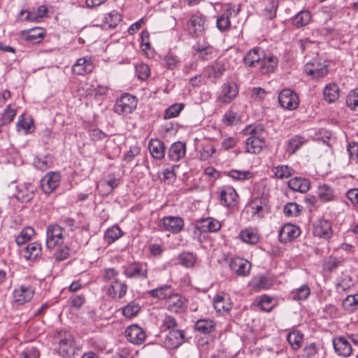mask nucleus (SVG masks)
Listing matches in <instances>:
<instances>
[{
    "label": "nucleus",
    "instance_id": "41",
    "mask_svg": "<svg viewBox=\"0 0 358 358\" xmlns=\"http://www.w3.org/2000/svg\"><path fill=\"white\" fill-rule=\"evenodd\" d=\"M306 142L303 136L296 135L288 140L287 151L290 154L295 153Z\"/></svg>",
    "mask_w": 358,
    "mask_h": 358
},
{
    "label": "nucleus",
    "instance_id": "18",
    "mask_svg": "<svg viewBox=\"0 0 358 358\" xmlns=\"http://www.w3.org/2000/svg\"><path fill=\"white\" fill-rule=\"evenodd\" d=\"M20 38L33 44L40 43L45 36V31L41 27H34L22 30L20 33Z\"/></svg>",
    "mask_w": 358,
    "mask_h": 358
},
{
    "label": "nucleus",
    "instance_id": "51",
    "mask_svg": "<svg viewBox=\"0 0 358 358\" xmlns=\"http://www.w3.org/2000/svg\"><path fill=\"white\" fill-rule=\"evenodd\" d=\"M184 107L185 105L182 103L172 104L166 109L164 115V119H171L178 117Z\"/></svg>",
    "mask_w": 358,
    "mask_h": 358
},
{
    "label": "nucleus",
    "instance_id": "42",
    "mask_svg": "<svg viewBox=\"0 0 358 358\" xmlns=\"http://www.w3.org/2000/svg\"><path fill=\"white\" fill-rule=\"evenodd\" d=\"M123 235L122 230L118 226H113L108 228L104 234V240L108 244L114 243Z\"/></svg>",
    "mask_w": 358,
    "mask_h": 358
},
{
    "label": "nucleus",
    "instance_id": "58",
    "mask_svg": "<svg viewBox=\"0 0 358 358\" xmlns=\"http://www.w3.org/2000/svg\"><path fill=\"white\" fill-rule=\"evenodd\" d=\"M55 248V251L53 255L55 261L62 262L67 258V242H65L63 244H59Z\"/></svg>",
    "mask_w": 358,
    "mask_h": 358
},
{
    "label": "nucleus",
    "instance_id": "36",
    "mask_svg": "<svg viewBox=\"0 0 358 358\" xmlns=\"http://www.w3.org/2000/svg\"><path fill=\"white\" fill-rule=\"evenodd\" d=\"M41 245L37 242L29 243L24 250V257L29 260H36L41 255Z\"/></svg>",
    "mask_w": 358,
    "mask_h": 358
},
{
    "label": "nucleus",
    "instance_id": "53",
    "mask_svg": "<svg viewBox=\"0 0 358 358\" xmlns=\"http://www.w3.org/2000/svg\"><path fill=\"white\" fill-rule=\"evenodd\" d=\"M16 115V110L12 108L10 105L7 106L0 116V122L1 124L6 125L10 124Z\"/></svg>",
    "mask_w": 358,
    "mask_h": 358
},
{
    "label": "nucleus",
    "instance_id": "49",
    "mask_svg": "<svg viewBox=\"0 0 358 358\" xmlns=\"http://www.w3.org/2000/svg\"><path fill=\"white\" fill-rule=\"evenodd\" d=\"M311 15L309 11L303 10L299 13L293 19V24L297 27H301L309 23Z\"/></svg>",
    "mask_w": 358,
    "mask_h": 358
},
{
    "label": "nucleus",
    "instance_id": "37",
    "mask_svg": "<svg viewBox=\"0 0 358 358\" xmlns=\"http://www.w3.org/2000/svg\"><path fill=\"white\" fill-rule=\"evenodd\" d=\"M317 196L322 202H329L334 200L335 192L334 189L327 184L319 185Z\"/></svg>",
    "mask_w": 358,
    "mask_h": 358
},
{
    "label": "nucleus",
    "instance_id": "26",
    "mask_svg": "<svg viewBox=\"0 0 358 358\" xmlns=\"http://www.w3.org/2000/svg\"><path fill=\"white\" fill-rule=\"evenodd\" d=\"M94 66L90 59L79 58L72 66V71L76 75H85L91 73Z\"/></svg>",
    "mask_w": 358,
    "mask_h": 358
},
{
    "label": "nucleus",
    "instance_id": "30",
    "mask_svg": "<svg viewBox=\"0 0 358 358\" xmlns=\"http://www.w3.org/2000/svg\"><path fill=\"white\" fill-rule=\"evenodd\" d=\"M264 54V51L260 48H254L247 52L243 58V62L246 66L255 67L259 64Z\"/></svg>",
    "mask_w": 358,
    "mask_h": 358
},
{
    "label": "nucleus",
    "instance_id": "62",
    "mask_svg": "<svg viewBox=\"0 0 358 358\" xmlns=\"http://www.w3.org/2000/svg\"><path fill=\"white\" fill-rule=\"evenodd\" d=\"M32 124L33 123L31 120L25 119L24 115H21L18 117L16 126L17 130L22 129L27 134L30 132Z\"/></svg>",
    "mask_w": 358,
    "mask_h": 358
},
{
    "label": "nucleus",
    "instance_id": "19",
    "mask_svg": "<svg viewBox=\"0 0 358 358\" xmlns=\"http://www.w3.org/2000/svg\"><path fill=\"white\" fill-rule=\"evenodd\" d=\"M222 95L218 98V101L223 103H231L237 96L238 90L235 83H226L222 87Z\"/></svg>",
    "mask_w": 358,
    "mask_h": 358
},
{
    "label": "nucleus",
    "instance_id": "24",
    "mask_svg": "<svg viewBox=\"0 0 358 358\" xmlns=\"http://www.w3.org/2000/svg\"><path fill=\"white\" fill-rule=\"evenodd\" d=\"M34 187L31 183H24L17 187L15 198L22 203L29 201L34 195Z\"/></svg>",
    "mask_w": 358,
    "mask_h": 358
},
{
    "label": "nucleus",
    "instance_id": "10",
    "mask_svg": "<svg viewBox=\"0 0 358 358\" xmlns=\"http://www.w3.org/2000/svg\"><path fill=\"white\" fill-rule=\"evenodd\" d=\"M313 234L315 236L329 240L333 234L331 222L326 219H320L313 224Z\"/></svg>",
    "mask_w": 358,
    "mask_h": 358
},
{
    "label": "nucleus",
    "instance_id": "29",
    "mask_svg": "<svg viewBox=\"0 0 358 358\" xmlns=\"http://www.w3.org/2000/svg\"><path fill=\"white\" fill-rule=\"evenodd\" d=\"M288 187L294 192L305 193L310 189V182L307 178L294 177L288 181Z\"/></svg>",
    "mask_w": 358,
    "mask_h": 358
},
{
    "label": "nucleus",
    "instance_id": "9",
    "mask_svg": "<svg viewBox=\"0 0 358 358\" xmlns=\"http://www.w3.org/2000/svg\"><path fill=\"white\" fill-rule=\"evenodd\" d=\"M61 176L58 172H48L41 180V187L45 194H49L60 184Z\"/></svg>",
    "mask_w": 358,
    "mask_h": 358
},
{
    "label": "nucleus",
    "instance_id": "3",
    "mask_svg": "<svg viewBox=\"0 0 358 358\" xmlns=\"http://www.w3.org/2000/svg\"><path fill=\"white\" fill-rule=\"evenodd\" d=\"M137 106V100L135 96L129 94H124L116 100L113 110L118 115H127L130 114Z\"/></svg>",
    "mask_w": 358,
    "mask_h": 358
},
{
    "label": "nucleus",
    "instance_id": "35",
    "mask_svg": "<svg viewBox=\"0 0 358 358\" xmlns=\"http://www.w3.org/2000/svg\"><path fill=\"white\" fill-rule=\"evenodd\" d=\"M127 286L124 282L118 281L114 285H110L107 290V294L115 299L117 296L118 299H122L127 293Z\"/></svg>",
    "mask_w": 358,
    "mask_h": 358
},
{
    "label": "nucleus",
    "instance_id": "2",
    "mask_svg": "<svg viewBox=\"0 0 358 358\" xmlns=\"http://www.w3.org/2000/svg\"><path fill=\"white\" fill-rule=\"evenodd\" d=\"M304 72L313 79L324 77L328 73V64L324 59L320 57L313 58L306 64Z\"/></svg>",
    "mask_w": 358,
    "mask_h": 358
},
{
    "label": "nucleus",
    "instance_id": "13",
    "mask_svg": "<svg viewBox=\"0 0 358 358\" xmlns=\"http://www.w3.org/2000/svg\"><path fill=\"white\" fill-rule=\"evenodd\" d=\"M250 207L253 216L262 217L265 213H268L269 211L268 199L266 196L255 198L252 201Z\"/></svg>",
    "mask_w": 358,
    "mask_h": 358
},
{
    "label": "nucleus",
    "instance_id": "4",
    "mask_svg": "<svg viewBox=\"0 0 358 358\" xmlns=\"http://www.w3.org/2000/svg\"><path fill=\"white\" fill-rule=\"evenodd\" d=\"M64 231V229L58 224L49 225L46 230L47 248L52 249L57 245L65 243Z\"/></svg>",
    "mask_w": 358,
    "mask_h": 358
},
{
    "label": "nucleus",
    "instance_id": "47",
    "mask_svg": "<svg viewBox=\"0 0 358 358\" xmlns=\"http://www.w3.org/2000/svg\"><path fill=\"white\" fill-rule=\"evenodd\" d=\"M343 308L348 312L358 310V294L348 296L342 303Z\"/></svg>",
    "mask_w": 358,
    "mask_h": 358
},
{
    "label": "nucleus",
    "instance_id": "25",
    "mask_svg": "<svg viewBox=\"0 0 358 358\" xmlns=\"http://www.w3.org/2000/svg\"><path fill=\"white\" fill-rule=\"evenodd\" d=\"M173 291L174 289L171 285H164L147 291V294L157 300L167 301L170 296L173 294Z\"/></svg>",
    "mask_w": 358,
    "mask_h": 358
},
{
    "label": "nucleus",
    "instance_id": "63",
    "mask_svg": "<svg viewBox=\"0 0 358 358\" xmlns=\"http://www.w3.org/2000/svg\"><path fill=\"white\" fill-rule=\"evenodd\" d=\"M178 327L176 319L171 315H166L162 320V331L176 329Z\"/></svg>",
    "mask_w": 358,
    "mask_h": 358
},
{
    "label": "nucleus",
    "instance_id": "48",
    "mask_svg": "<svg viewBox=\"0 0 358 358\" xmlns=\"http://www.w3.org/2000/svg\"><path fill=\"white\" fill-rule=\"evenodd\" d=\"M34 234V230L31 227L24 228L15 238L16 243L21 245L29 241Z\"/></svg>",
    "mask_w": 358,
    "mask_h": 358
},
{
    "label": "nucleus",
    "instance_id": "20",
    "mask_svg": "<svg viewBox=\"0 0 358 358\" xmlns=\"http://www.w3.org/2000/svg\"><path fill=\"white\" fill-rule=\"evenodd\" d=\"M205 20L198 15H193L188 22V31L193 37L201 35L205 31Z\"/></svg>",
    "mask_w": 358,
    "mask_h": 358
},
{
    "label": "nucleus",
    "instance_id": "43",
    "mask_svg": "<svg viewBox=\"0 0 358 358\" xmlns=\"http://www.w3.org/2000/svg\"><path fill=\"white\" fill-rule=\"evenodd\" d=\"M122 20L120 14L115 11H111L106 15L103 20L104 27L110 29H114Z\"/></svg>",
    "mask_w": 358,
    "mask_h": 358
},
{
    "label": "nucleus",
    "instance_id": "15",
    "mask_svg": "<svg viewBox=\"0 0 358 358\" xmlns=\"http://www.w3.org/2000/svg\"><path fill=\"white\" fill-rule=\"evenodd\" d=\"M194 55L199 59L207 61L214 57L215 48L208 43H197L193 46Z\"/></svg>",
    "mask_w": 358,
    "mask_h": 358
},
{
    "label": "nucleus",
    "instance_id": "40",
    "mask_svg": "<svg viewBox=\"0 0 358 358\" xmlns=\"http://www.w3.org/2000/svg\"><path fill=\"white\" fill-rule=\"evenodd\" d=\"M303 335L299 331L294 330L287 336V341L294 350L299 349L301 346Z\"/></svg>",
    "mask_w": 358,
    "mask_h": 358
},
{
    "label": "nucleus",
    "instance_id": "52",
    "mask_svg": "<svg viewBox=\"0 0 358 358\" xmlns=\"http://www.w3.org/2000/svg\"><path fill=\"white\" fill-rule=\"evenodd\" d=\"M310 294V289L307 285H303L292 294L293 300L302 301L306 299Z\"/></svg>",
    "mask_w": 358,
    "mask_h": 358
},
{
    "label": "nucleus",
    "instance_id": "33",
    "mask_svg": "<svg viewBox=\"0 0 358 358\" xmlns=\"http://www.w3.org/2000/svg\"><path fill=\"white\" fill-rule=\"evenodd\" d=\"M230 266L237 275L241 276L248 275L251 268V265L248 261L240 258L234 259L231 262Z\"/></svg>",
    "mask_w": 358,
    "mask_h": 358
},
{
    "label": "nucleus",
    "instance_id": "39",
    "mask_svg": "<svg viewBox=\"0 0 358 358\" xmlns=\"http://www.w3.org/2000/svg\"><path fill=\"white\" fill-rule=\"evenodd\" d=\"M271 172L276 178L283 180L290 177L293 174L294 170L287 165H278L273 167Z\"/></svg>",
    "mask_w": 358,
    "mask_h": 358
},
{
    "label": "nucleus",
    "instance_id": "8",
    "mask_svg": "<svg viewBox=\"0 0 358 358\" xmlns=\"http://www.w3.org/2000/svg\"><path fill=\"white\" fill-rule=\"evenodd\" d=\"M280 105L287 110L296 109L299 103V99L296 93L289 89L282 90L278 95Z\"/></svg>",
    "mask_w": 358,
    "mask_h": 358
},
{
    "label": "nucleus",
    "instance_id": "21",
    "mask_svg": "<svg viewBox=\"0 0 358 358\" xmlns=\"http://www.w3.org/2000/svg\"><path fill=\"white\" fill-rule=\"evenodd\" d=\"M300 234V229L294 224H287L284 225L279 232V240L282 243L292 241Z\"/></svg>",
    "mask_w": 358,
    "mask_h": 358
},
{
    "label": "nucleus",
    "instance_id": "12",
    "mask_svg": "<svg viewBox=\"0 0 358 358\" xmlns=\"http://www.w3.org/2000/svg\"><path fill=\"white\" fill-rule=\"evenodd\" d=\"M125 336L130 343L136 345L142 344L146 338L145 331L137 324L129 326L125 330Z\"/></svg>",
    "mask_w": 358,
    "mask_h": 358
},
{
    "label": "nucleus",
    "instance_id": "44",
    "mask_svg": "<svg viewBox=\"0 0 358 358\" xmlns=\"http://www.w3.org/2000/svg\"><path fill=\"white\" fill-rule=\"evenodd\" d=\"M243 241L249 244H255L259 241V236L253 229H245L240 233Z\"/></svg>",
    "mask_w": 358,
    "mask_h": 358
},
{
    "label": "nucleus",
    "instance_id": "1",
    "mask_svg": "<svg viewBox=\"0 0 358 358\" xmlns=\"http://www.w3.org/2000/svg\"><path fill=\"white\" fill-rule=\"evenodd\" d=\"M243 134L249 137L245 141V152L250 154H259L265 146V131L262 124L248 125Z\"/></svg>",
    "mask_w": 358,
    "mask_h": 358
},
{
    "label": "nucleus",
    "instance_id": "32",
    "mask_svg": "<svg viewBox=\"0 0 358 358\" xmlns=\"http://www.w3.org/2000/svg\"><path fill=\"white\" fill-rule=\"evenodd\" d=\"M186 153V145L182 142H176L171 145L169 150L168 157L170 160L177 162L183 158Z\"/></svg>",
    "mask_w": 358,
    "mask_h": 358
},
{
    "label": "nucleus",
    "instance_id": "11",
    "mask_svg": "<svg viewBox=\"0 0 358 358\" xmlns=\"http://www.w3.org/2000/svg\"><path fill=\"white\" fill-rule=\"evenodd\" d=\"M187 303V299L174 290L166 301L167 309L171 312L179 313L185 309Z\"/></svg>",
    "mask_w": 358,
    "mask_h": 358
},
{
    "label": "nucleus",
    "instance_id": "7",
    "mask_svg": "<svg viewBox=\"0 0 358 358\" xmlns=\"http://www.w3.org/2000/svg\"><path fill=\"white\" fill-rule=\"evenodd\" d=\"M35 293L34 288L30 285H22L13 292V303L23 305L31 300Z\"/></svg>",
    "mask_w": 358,
    "mask_h": 358
},
{
    "label": "nucleus",
    "instance_id": "23",
    "mask_svg": "<svg viewBox=\"0 0 358 358\" xmlns=\"http://www.w3.org/2000/svg\"><path fill=\"white\" fill-rule=\"evenodd\" d=\"M53 342L57 344L55 352L60 357L66 358L67 355V338L65 331H56L53 336Z\"/></svg>",
    "mask_w": 358,
    "mask_h": 358
},
{
    "label": "nucleus",
    "instance_id": "16",
    "mask_svg": "<svg viewBox=\"0 0 358 358\" xmlns=\"http://www.w3.org/2000/svg\"><path fill=\"white\" fill-rule=\"evenodd\" d=\"M221 228L220 222L213 217H208L196 222V229L201 233L217 232Z\"/></svg>",
    "mask_w": 358,
    "mask_h": 358
},
{
    "label": "nucleus",
    "instance_id": "27",
    "mask_svg": "<svg viewBox=\"0 0 358 358\" xmlns=\"http://www.w3.org/2000/svg\"><path fill=\"white\" fill-rule=\"evenodd\" d=\"M278 60L273 55L266 56L264 54L259 62V71L262 74H267L274 71L278 66Z\"/></svg>",
    "mask_w": 358,
    "mask_h": 358
},
{
    "label": "nucleus",
    "instance_id": "55",
    "mask_svg": "<svg viewBox=\"0 0 358 358\" xmlns=\"http://www.w3.org/2000/svg\"><path fill=\"white\" fill-rule=\"evenodd\" d=\"M224 64L222 61L215 62L210 68L209 76L220 78L225 71Z\"/></svg>",
    "mask_w": 358,
    "mask_h": 358
},
{
    "label": "nucleus",
    "instance_id": "46",
    "mask_svg": "<svg viewBox=\"0 0 358 358\" xmlns=\"http://www.w3.org/2000/svg\"><path fill=\"white\" fill-rule=\"evenodd\" d=\"M141 306L135 301H132L122 308V314L127 318L135 317L141 310Z\"/></svg>",
    "mask_w": 358,
    "mask_h": 358
},
{
    "label": "nucleus",
    "instance_id": "17",
    "mask_svg": "<svg viewBox=\"0 0 358 358\" xmlns=\"http://www.w3.org/2000/svg\"><path fill=\"white\" fill-rule=\"evenodd\" d=\"M241 9L238 6L237 8H234L233 7H229L227 8L224 13L220 15L216 20V25L217 29L220 31H225L229 28V26L231 24L230 22V17L234 14V16H236Z\"/></svg>",
    "mask_w": 358,
    "mask_h": 358
},
{
    "label": "nucleus",
    "instance_id": "38",
    "mask_svg": "<svg viewBox=\"0 0 358 358\" xmlns=\"http://www.w3.org/2000/svg\"><path fill=\"white\" fill-rule=\"evenodd\" d=\"M324 99L328 103L336 101L339 97V88L337 85L331 83L326 85L324 92Z\"/></svg>",
    "mask_w": 358,
    "mask_h": 358
},
{
    "label": "nucleus",
    "instance_id": "54",
    "mask_svg": "<svg viewBox=\"0 0 358 358\" xmlns=\"http://www.w3.org/2000/svg\"><path fill=\"white\" fill-rule=\"evenodd\" d=\"M346 105L352 110L358 112V89L352 90L346 97Z\"/></svg>",
    "mask_w": 358,
    "mask_h": 358
},
{
    "label": "nucleus",
    "instance_id": "64",
    "mask_svg": "<svg viewBox=\"0 0 358 358\" xmlns=\"http://www.w3.org/2000/svg\"><path fill=\"white\" fill-rule=\"evenodd\" d=\"M239 120L238 114L232 110L227 112L222 118L224 124L227 126L236 124Z\"/></svg>",
    "mask_w": 358,
    "mask_h": 358
},
{
    "label": "nucleus",
    "instance_id": "14",
    "mask_svg": "<svg viewBox=\"0 0 358 358\" xmlns=\"http://www.w3.org/2000/svg\"><path fill=\"white\" fill-rule=\"evenodd\" d=\"M185 342V333L182 330L172 329L169 331L164 340V345L168 349L178 348Z\"/></svg>",
    "mask_w": 358,
    "mask_h": 358
},
{
    "label": "nucleus",
    "instance_id": "6",
    "mask_svg": "<svg viewBox=\"0 0 358 358\" xmlns=\"http://www.w3.org/2000/svg\"><path fill=\"white\" fill-rule=\"evenodd\" d=\"M184 227V220L180 217L167 216L159 220V228L160 231H169L172 234L179 233Z\"/></svg>",
    "mask_w": 358,
    "mask_h": 358
},
{
    "label": "nucleus",
    "instance_id": "61",
    "mask_svg": "<svg viewBox=\"0 0 358 358\" xmlns=\"http://www.w3.org/2000/svg\"><path fill=\"white\" fill-rule=\"evenodd\" d=\"M283 212L286 216L296 217L301 212L300 206L296 203L289 202L284 206Z\"/></svg>",
    "mask_w": 358,
    "mask_h": 358
},
{
    "label": "nucleus",
    "instance_id": "50",
    "mask_svg": "<svg viewBox=\"0 0 358 358\" xmlns=\"http://www.w3.org/2000/svg\"><path fill=\"white\" fill-rule=\"evenodd\" d=\"M35 167L43 171L50 169L52 165V161L50 156L37 157L34 162Z\"/></svg>",
    "mask_w": 358,
    "mask_h": 358
},
{
    "label": "nucleus",
    "instance_id": "57",
    "mask_svg": "<svg viewBox=\"0 0 358 358\" xmlns=\"http://www.w3.org/2000/svg\"><path fill=\"white\" fill-rule=\"evenodd\" d=\"M119 273L115 268H106L103 271V280L105 282L110 283V285H114L117 282Z\"/></svg>",
    "mask_w": 358,
    "mask_h": 358
},
{
    "label": "nucleus",
    "instance_id": "56",
    "mask_svg": "<svg viewBox=\"0 0 358 358\" xmlns=\"http://www.w3.org/2000/svg\"><path fill=\"white\" fill-rule=\"evenodd\" d=\"M227 175L236 180H245L250 179L253 177L252 173L248 171L231 170Z\"/></svg>",
    "mask_w": 358,
    "mask_h": 358
},
{
    "label": "nucleus",
    "instance_id": "34",
    "mask_svg": "<svg viewBox=\"0 0 358 358\" xmlns=\"http://www.w3.org/2000/svg\"><path fill=\"white\" fill-rule=\"evenodd\" d=\"M194 329L203 334H209L215 330V324L210 319H200L194 324Z\"/></svg>",
    "mask_w": 358,
    "mask_h": 358
},
{
    "label": "nucleus",
    "instance_id": "31",
    "mask_svg": "<svg viewBox=\"0 0 358 358\" xmlns=\"http://www.w3.org/2000/svg\"><path fill=\"white\" fill-rule=\"evenodd\" d=\"M238 194L231 187H224L220 192V199L222 205L229 207L234 206Z\"/></svg>",
    "mask_w": 358,
    "mask_h": 358
},
{
    "label": "nucleus",
    "instance_id": "22",
    "mask_svg": "<svg viewBox=\"0 0 358 358\" xmlns=\"http://www.w3.org/2000/svg\"><path fill=\"white\" fill-rule=\"evenodd\" d=\"M333 345L336 352L343 357H348L351 355L352 348L349 341L343 336L334 338Z\"/></svg>",
    "mask_w": 358,
    "mask_h": 358
},
{
    "label": "nucleus",
    "instance_id": "5",
    "mask_svg": "<svg viewBox=\"0 0 358 358\" xmlns=\"http://www.w3.org/2000/svg\"><path fill=\"white\" fill-rule=\"evenodd\" d=\"M124 274L128 278L146 279L148 278V266L146 262H134L123 267Z\"/></svg>",
    "mask_w": 358,
    "mask_h": 358
},
{
    "label": "nucleus",
    "instance_id": "28",
    "mask_svg": "<svg viewBox=\"0 0 358 358\" xmlns=\"http://www.w3.org/2000/svg\"><path fill=\"white\" fill-rule=\"evenodd\" d=\"M148 149L153 158L162 159L164 157L166 146L163 141L157 138L151 139L148 144Z\"/></svg>",
    "mask_w": 358,
    "mask_h": 358
},
{
    "label": "nucleus",
    "instance_id": "45",
    "mask_svg": "<svg viewBox=\"0 0 358 358\" xmlns=\"http://www.w3.org/2000/svg\"><path fill=\"white\" fill-rule=\"evenodd\" d=\"M178 261L185 267H192L196 263V256L192 252H184L179 255Z\"/></svg>",
    "mask_w": 358,
    "mask_h": 358
},
{
    "label": "nucleus",
    "instance_id": "59",
    "mask_svg": "<svg viewBox=\"0 0 358 358\" xmlns=\"http://www.w3.org/2000/svg\"><path fill=\"white\" fill-rule=\"evenodd\" d=\"M163 62L164 66L167 69L173 70L177 67L179 60L176 55H175L172 52L169 51L164 57Z\"/></svg>",
    "mask_w": 358,
    "mask_h": 358
},
{
    "label": "nucleus",
    "instance_id": "60",
    "mask_svg": "<svg viewBox=\"0 0 358 358\" xmlns=\"http://www.w3.org/2000/svg\"><path fill=\"white\" fill-rule=\"evenodd\" d=\"M136 75L139 80H146L150 74V69L148 64H139L136 66Z\"/></svg>",
    "mask_w": 358,
    "mask_h": 358
}]
</instances>
